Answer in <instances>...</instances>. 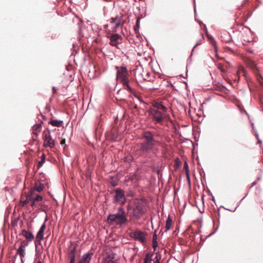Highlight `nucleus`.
Listing matches in <instances>:
<instances>
[{
  "label": "nucleus",
  "instance_id": "48",
  "mask_svg": "<svg viewBox=\"0 0 263 263\" xmlns=\"http://www.w3.org/2000/svg\"><path fill=\"white\" fill-rule=\"evenodd\" d=\"M27 204H28V201H26V199L24 201H21V205L23 206H24L25 205H26Z\"/></svg>",
  "mask_w": 263,
  "mask_h": 263
},
{
  "label": "nucleus",
  "instance_id": "54",
  "mask_svg": "<svg viewBox=\"0 0 263 263\" xmlns=\"http://www.w3.org/2000/svg\"><path fill=\"white\" fill-rule=\"evenodd\" d=\"M157 235L156 234V233L154 234L153 235V241H155V240H157Z\"/></svg>",
  "mask_w": 263,
  "mask_h": 263
},
{
  "label": "nucleus",
  "instance_id": "33",
  "mask_svg": "<svg viewBox=\"0 0 263 263\" xmlns=\"http://www.w3.org/2000/svg\"><path fill=\"white\" fill-rule=\"evenodd\" d=\"M17 252L19 253L25 252V248L22 246H20L17 249Z\"/></svg>",
  "mask_w": 263,
  "mask_h": 263
},
{
  "label": "nucleus",
  "instance_id": "43",
  "mask_svg": "<svg viewBox=\"0 0 263 263\" xmlns=\"http://www.w3.org/2000/svg\"><path fill=\"white\" fill-rule=\"evenodd\" d=\"M70 261L69 263H75L76 257L75 256H69Z\"/></svg>",
  "mask_w": 263,
  "mask_h": 263
},
{
  "label": "nucleus",
  "instance_id": "19",
  "mask_svg": "<svg viewBox=\"0 0 263 263\" xmlns=\"http://www.w3.org/2000/svg\"><path fill=\"white\" fill-rule=\"evenodd\" d=\"M46 131H44L43 133V138L44 141L47 140V139L50 138L51 137L50 135V130L47 127L46 129Z\"/></svg>",
  "mask_w": 263,
  "mask_h": 263
},
{
  "label": "nucleus",
  "instance_id": "29",
  "mask_svg": "<svg viewBox=\"0 0 263 263\" xmlns=\"http://www.w3.org/2000/svg\"><path fill=\"white\" fill-rule=\"evenodd\" d=\"M201 42H202V40H201V39H200V40H198V41H197L196 44L195 45V46H194L193 48V49H192V50L191 54V55H190V58H189V59H190V60H191V58H192V53H193V51H194V48H195L197 46H198V45H200V44H201Z\"/></svg>",
  "mask_w": 263,
  "mask_h": 263
},
{
  "label": "nucleus",
  "instance_id": "42",
  "mask_svg": "<svg viewBox=\"0 0 263 263\" xmlns=\"http://www.w3.org/2000/svg\"><path fill=\"white\" fill-rule=\"evenodd\" d=\"M35 190L33 189L30 191V192L28 193V195H30L31 197H34L35 196Z\"/></svg>",
  "mask_w": 263,
  "mask_h": 263
},
{
  "label": "nucleus",
  "instance_id": "8",
  "mask_svg": "<svg viewBox=\"0 0 263 263\" xmlns=\"http://www.w3.org/2000/svg\"><path fill=\"white\" fill-rule=\"evenodd\" d=\"M108 37L110 39V45L112 46L117 47V45L119 44V39L121 37V36L119 34L115 33L111 34L108 36Z\"/></svg>",
  "mask_w": 263,
  "mask_h": 263
},
{
  "label": "nucleus",
  "instance_id": "55",
  "mask_svg": "<svg viewBox=\"0 0 263 263\" xmlns=\"http://www.w3.org/2000/svg\"><path fill=\"white\" fill-rule=\"evenodd\" d=\"M105 263H115L113 260H104Z\"/></svg>",
  "mask_w": 263,
  "mask_h": 263
},
{
  "label": "nucleus",
  "instance_id": "38",
  "mask_svg": "<svg viewBox=\"0 0 263 263\" xmlns=\"http://www.w3.org/2000/svg\"><path fill=\"white\" fill-rule=\"evenodd\" d=\"M33 199V197H31L30 195H27L26 197V201H28V203H29Z\"/></svg>",
  "mask_w": 263,
  "mask_h": 263
},
{
  "label": "nucleus",
  "instance_id": "5",
  "mask_svg": "<svg viewBox=\"0 0 263 263\" xmlns=\"http://www.w3.org/2000/svg\"><path fill=\"white\" fill-rule=\"evenodd\" d=\"M149 114L153 121L155 124H162L163 122L164 112L158 110L157 109L151 108L149 110Z\"/></svg>",
  "mask_w": 263,
  "mask_h": 263
},
{
  "label": "nucleus",
  "instance_id": "41",
  "mask_svg": "<svg viewBox=\"0 0 263 263\" xmlns=\"http://www.w3.org/2000/svg\"><path fill=\"white\" fill-rule=\"evenodd\" d=\"M184 168L185 169V173L189 172V165L186 161H185L184 163Z\"/></svg>",
  "mask_w": 263,
  "mask_h": 263
},
{
  "label": "nucleus",
  "instance_id": "45",
  "mask_svg": "<svg viewBox=\"0 0 263 263\" xmlns=\"http://www.w3.org/2000/svg\"><path fill=\"white\" fill-rule=\"evenodd\" d=\"M110 183L111 185L113 187H115L118 185V182L114 180L111 181L110 182Z\"/></svg>",
  "mask_w": 263,
  "mask_h": 263
},
{
  "label": "nucleus",
  "instance_id": "27",
  "mask_svg": "<svg viewBox=\"0 0 263 263\" xmlns=\"http://www.w3.org/2000/svg\"><path fill=\"white\" fill-rule=\"evenodd\" d=\"M43 123V122L41 121L40 123H38L36 125H34L33 127V129L39 132L40 130V129L42 127V125Z\"/></svg>",
  "mask_w": 263,
  "mask_h": 263
},
{
  "label": "nucleus",
  "instance_id": "36",
  "mask_svg": "<svg viewBox=\"0 0 263 263\" xmlns=\"http://www.w3.org/2000/svg\"><path fill=\"white\" fill-rule=\"evenodd\" d=\"M247 195H248V194H246V195L244 197H243V198L241 199V200L240 201V202H239L238 204V205H237V206L234 209V210H231L228 209H226V210H227L230 211H233V212L235 211V210H236V209L239 206V205L240 203L242 202V200H243L246 198V197L247 196Z\"/></svg>",
  "mask_w": 263,
  "mask_h": 263
},
{
  "label": "nucleus",
  "instance_id": "16",
  "mask_svg": "<svg viewBox=\"0 0 263 263\" xmlns=\"http://www.w3.org/2000/svg\"><path fill=\"white\" fill-rule=\"evenodd\" d=\"M144 16L138 17L136 20V25L134 26V30L136 34L139 33V29L140 28V20L141 18H143Z\"/></svg>",
  "mask_w": 263,
  "mask_h": 263
},
{
  "label": "nucleus",
  "instance_id": "46",
  "mask_svg": "<svg viewBox=\"0 0 263 263\" xmlns=\"http://www.w3.org/2000/svg\"><path fill=\"white\" fill-rule=\"evenodd\" d=\"M158 247V242L157 240H155V241H153V247L154 250L156 249Z\"/></svg>",
  "mask_w": 263,
  "mask_h": 263
},
{
  "label": "nucleus",
  "instance_id": "11",
  "mask_svg": "<svg viewBox=\"0 0 263 263\" xmlns=\"http://www.w3.org/2000/svg\"><path fill=\"white\" fill-rule=\"evenodd\" d=\"M123 84L124 89L127 90L130 93L135 95L136 91L135 89L132 88L129 84V80L121 82Z\"/></svg>",
  "mask_w": 263,
  "mask_h": 263
},
{
  "label": "nucleus",
  "instance_id": "7",
  "mask_svg": "<svg viewBox=\"0 0 263 263\" xmlns=\"http://www.w3.org/2000/svg\"><path fill=\"white\" fill-rule=\"evenodd\" d=\"M130 236L135 239L140 241L141 242L144 243L145 241V234L139 230H136L130 233Z\"/></svg>",
  "mask_w": 263,
  "mask_h": 263
},
{
  "label": "nucleus",
  "instance_id": "32",
  "mask_svg": "<svg viewBox=\"0 0 263 263\" xmlns=\"http://www.w3.org/2000/svg\"><path fill=\"white\" fill-rule=\"evenodd\" d=\"M30 241V240H23L22 241L21 244L20 246H22L23 247V248H25V247H26V246H27L28 245V243Z\"/></svg>",
  "mask_w": 263,
  "mask_h": 263
},
{
  "label": "nucleus",
  "instance_id": "53",
  "mask_svg": "<svg viewBox=\"0 0 263 263\" xmlns=\"http://www.w3.org/2000/svg\"><path fill=\"white\" fill-rule=\"evenodd\" d=\"M35 201L33 199L31 201H30V205L32 207H33L35 205Z\"/></svg>",
  "mask_w": 263,
  "mask_h": 263
},
{
  "label": "nucleus",
  "instance_id": "18",
  "mask_svg": "<svg viewBox=\"0 0 263 263\" xmlns=\"http://www.w3.org/2000/svg\"><path fill=\"white\" fill-rule=\"evenodd\" d=\"M77 250V247L76 246H71L68 249V256H75Z\"/></svg>",
  "mask_w": 263,
  "mask_h": 263
},
{
  "label": "nucleus",
  "instance_id": "21",
  "mask_svg": "<svg viewBox=\"0 0 263 263\" xmlns=\"http://www.w3.org/2000/svg\"><path fill=\"white\" fill-rule=\"evenodd\" d=\"M152 253H148L146 254L143 263H151L152 261Z\"/></svg>",
  "mask_w": 263,
  "mask_h": 263
},
{
  "label": "nucleus",
  "instance_id": "30",
  "mask_svg": "<svg viewBox=\"0 0 263 263\" xmlns=\"http://www.w3.org/2000/svg\"><path fill=\"white\" fill-rule=\"evenodd\" d=\"M123 23H124V20H123V21H120V20H119V21L117 23H115V24H116V25H115V27H114V31H116V30L118 27H119L121 25H123Z\"/></svg>",
  "mask_w": 263,
  "mask_h": 263
},
{
  "label": "nucleus",
  "instance_id": "9",
  "mask_svg": "<svg viewBox=\"0 0 263 263\" xmlns=\"http://www.w3.org/2000/svg\"><path fill=\"white\" fill-rule=\"evenodd\" d=\"M20 235L24 236L26 240L30 241H32L34 238V236L31 232L27 231L25 229L22 230Z\"/></svg>",
  "mask_w": 263,
  "mask_h": 263
},
{
  "label": "nucleus",
  "instance_id": "58",
  "mask_svg": "<svg viewBox=\"0 0 263 263\" xmlns=\"http://www.w3.org/2000/svg\"><path fill=\"white\" fill-rule=\"evenodd\" d=\"M193 2H194V11L195 13H196V9L195 7V0H193Z\"/></svg>",
  "mask_w": 263,
  "mask_h": 263
},
{
  "label": "nucleus",
  "instance_id": "61",
  "mask_svg": "<svg viewBox=\"0 0 263 263\" xmlns=\"http://www.w3.org/2000/svg\"><path fill=\"white\" fill-rule=\"evenodd\" d=\"M74 52H75V53H77V51L76 49H73V50L71 55H75V54H74Z\"/></svg>",
  "mask_w": 263,
  "mask_h": 263
},
{
  "label": "nucleus",
  "instance_id": "62",
  "mask_svg": "<svg viewBox=\"0 0 263 263\" xmlns=\"http://www.w3.org/2000/svg\"><path fill=\"white\" fill-rule=\"evenodd\" d=\"M199 25H200V26H201L202 25H203V26L204 27V24H203L201 21H199Z\"/></svg>",
  "mask_w": 263,
  "mask_h": 263
},
{
  "label": "nucleus",
  "instance_id": "15",
  "mask_svg": "<svg viewBox=\"0 0 263 263\" xmlns=\"http://www.w3.org/2000/svg\"><path fill=\"white\" fill-rule=\"evenodd\" d=\"M49 123L53 126L60 127L63 123V121L60 120H52Z\"/></svg>",
  "mask_w": 263,
  "mask_h": 263
},
{
  "label": "nucleus",
  "instance_id": "35",
  "mask_svg": "<svg viewBox=\"0 0 263 263\" xmlns=\"http://www.w3.org/2000/svg\"><path fill=\"white\" fill-rule=\"evenodd\" d=\"M247 195H248V194H246V195L244 197H243V198L241 199V200L240 201V202H239L238 204V205H237V206L234 209V210H231L228 209H226V210H227L230 211H233V212L235 211V210H236V209L239 206V205L240 203L242 202V200H243L246 198V197L247 196Z\"/></svg>",
  "mask_w": 263,
  "mask_h": 263
},
{
  "label": "nucleus",
  "instance_id": "1",
  "mask_svg": "<svg viewBox=\"0 0 263 263\" xmlns=\"http://www.w3.org/2000/svg\"><path fill=\"white\" fill-rule=\"evenodd\" d=\"M155 133L150 130L144 131L142 134L143 141L140 144L139 150L143 154L153 151L158 143L155 138Z\"/></svg>",
  "mask_w": 263,
  "mask_h": 263
},
{
  "label": "nucleus",
  "instance_id": "56",
  "mask_svg": "<svg viewBox=\"0 0 263 263\" xmlns=\"http://www.w3.org/2000/svg\"><path fill=\"white\" fill-rule=\"evenodd\" d=\"M19 254H20V257H21V260H22V259H23V258L25 256V252L21 253H19Z\"/></svg>",
  "mask_w": 263,
  "mask_h": 263
},
{
  "label": "nucleus",
  "instance_id": "4",
  "mask_svg": "<svg viewBox=\"0 0 263 263\" xmlns=\"http://www.w3.org/2000/svg\"><path fill=\"white\" fill-rule=\"evenodd\" d=\"M115 196L113 198L112 202L115 204L119 203L121 206L124 205L126 202V195L124 191L120 188H117L114 190Z\"/></svg>",
  "mask_w": 263,
  "mask_h": 263
},
{
  "label": "nucleus",
  "instance_id": "49",
  "mask_svg": "<svg viewBox=\"0 0 263 263\" xmlns=\"http://www.w3.org/2000/svg\"><path fill=\"white\" fill-rule=\"evenodd\" d=\"M252 125L253 126V129L254 130V132L255 133L256 137L257 139H259V138H258V134L257 131L256 130H255L254 128V124L252 123Z\"/></svg>",
  "mask_w": 263,
  "mask_h": 263
},
{
  "label": "nucleus",
  "instance_id": "47",
  "mask_svg": "<svg viewBox=\"0 0 263 263\" xmlns=\"http://www.w3.org/2000/svg\"><path fill=\"white\" fill-rule=\"evenodd\" d=\"M155 259H156V261L155 262V263H159V260L160 259V256H159L158 255H157L155 256Z\"/></svg>",
  "mask_w": 263,
  "mask_h": 263
},
{
  "label": "nucleus",
  "instance_id": "24",
  "mask_svg": "<svg viewBox=\"0 0 263 263\" xmlns=\"http://www.w3.org/2000/svg\"><path fill=\"white\" fill-rule=\"evenodd\" d=\"M123 21V16H121L120 17L117 16L115 17H111L110 19V23L111 24L117 23L119 21Z\"/></svg>",
  "mask_w": 263,
  "mask_h": 263
},
{
  "label": "nucleus",
  "instance_id": "52",
  "mask_svg": "<svg viewBox=\"0 0 263 263\" xmlns=\"http://www.w3.org/2000/svg\"><path fill=\"white\" fill-rule=\"evenodd\" d=\"M185 174H186V178L189 181V182L190 183V175H189V172H186L185 173Z\"/></svg>",
  "mask_w": 263,
  "mask_h": 263
},
{
  "label": "nucleus",
  "instance_id": "2",
  "mask_svg": "<svg viewBox=\"0 0 263 263\" xmlns=\"http://www.w3.org/2000/svg\"><path fill=\"white\" fill-rule=\"evenodd\" d=\"M127 221L126 213L122 206L118 208L116 213L109 214L107 218V222L110 225L115 224L120 227L125 224Z\"/></svg>",
  "mask_w": 263,
  "mask_h": 263
},
{
  "label": "nucleus",
  "instance_id": "25",
  "mask_svg": "<svg viewBox=\"0 0 263 263\" xmlns=\"http://www.w3.org/2000/svg\"><path fill=\"white\" fill-rule=\"evenodd\" d=\"M249 66L254 71V72L258 71V70L254 62H251L249 64Z\"/></svg>",
  "mask_w": 263,
  "mask_h": 263
},
{
  "label": "nucleus",
  "instance_id": "17",
  "mask_svg": "<svg viewBox=\"0 0 263 263\" xmlns=\"http://www.w3.org/2000/svg\"><path fill=\"white\" fill-rule=\"evenodd\" d=\"M115 253L112 251H108L106 253L104 260H114L115 257Z\"/></svg>",
  "mask_w": 263,
  "mask_h": 263
},
{
  "label": "nucleus",
  "instance_id": "44",
  "mask_svg": "<svg viewBox=\"0 0 263 263\" xmlns=\"http://www.w3.org/2000/svg\"><path fill=\"white\" fill-rule=\"evenodd\" d=\"M45 228H46V224H45V223L44 222V223L42 224V225L40 227L39 230L44 232Z\"/></svg>",
  "mask_w": 263,
  "mask_h": 263
},
{
  "label": "nucleus",
  "instance_id": "39",
  "mask_svg": "<svg viewBox=\"0 0 263 263\" xmlns=\"http://www.w3.org/2000/svg\"><path fill=\"white\" fill-rule=\"evenodd\" d=\"M33 199V197H31L30 195H27L26 197V201H28V203H29Z\"/></svg>",
  "mask_w": 263,
  "mask_h": 263
},
{
  "label": "nucleus",
  "instance_id": "23",
  "mask_svg": "<svg viewBox=\"0 0 263 263\" xmlns=\"http://www.w3.org/2000/svg\"><path fill=\"white\" fill-rule=\"evenodd\" d=\"M44 238V232L39 230L37 235L36 236V240L40 243L41 240Z\"/></svg>",
  "mask_w": 263,
  "mask_h": 263
},
{
  "label": "nucleus",
  "instance_id": "34",
  "mask_svg": "<svg viewBox=\"0 0 263 263\" xmlns=\"http://www.w3.org/2000/svg\"><path fill=\"white\" fill-rule=\"evenodd\" d=\"M171 226L172 224L166 222L165 230L164 231V232H167L171 229Z\"/></svg>",
  "mask_w": 263,
  "mask_h": 263
},
{
  "label": "nucleus",
  "instance_id": "59",
  "mask_svg": "<svg viewBox=\"0 0 263 263\" xmlns=\"http://www.w3.org/2000/svg\"><path fill=\"white\" fill-rule=\"evenodd\" d=\"M52 90H53V93H55V92L57 91V88H55V87L53 86V87H52Z\"/></svg>",
  "mask_w": 263,
  "mask_h": 263
},
{
  "label": "nucleus",
  "instance_id": "20",
  "mask_svg": "<svg viewBox=\"0 0 263 263\" xmlns=\"http://www.w3.org/2000/svg\"><path fill=\"white\" fill-rule=\"evenodd\" d=\"M44 185L41 183H36L33 189L38 192H41L43 190Z\"/></svg>",
  "mask_w": 263,
  "mask_h": 263
},
{
  "label": "nucleus",
  "instance_id": "14",
  "mask_svg": "<svg viewBox=\"0 0 263 263\" xmlns=\"http://www.w3.org/2000/svg\"><path fill=\"white\" fill-rule=\"evenodd\" d=\"M43 146L45 147H49L52 148L55 146L54 140L50 137V138L47 139V140L44 141Z\"/></svg>",
  "mask_w": 263,
  "mask_h": 263
},
{
  "label": "nucleus",
  "instance_id": "12",
  "mask_svg": "<svg viewBox=\"0 0 263 263\" xmlns=\"http://www.w3.org/2000/svg\"><path fill=\"white\" fill-rule=\"evenodd\" d=\"M162 112H167V108L161 102H156L154 104V108Z\"/></svg>",
  "mask_w": 263,
  "mask_h": 263
},
{
  "label": "nucleus",
  "instance_id": "63",
  "mask_svg": "<svg viewBox=\"0 0 263 263\" xmlns=\"http://www.w3.org/2000/svg\"><path fill=\"white\" fill-rule=\"evenodd\" d=\"M33 134L34 135H37V131H36V130H33Z\"/></svg>",
  "mask_w": 263,
  "mask_h": 263
},
{
  "label": "nucleus",
  "instance_id": "37",
  "mask_svg": "<svg viewBox=\"0 0 263 263\" xmlns=\"http://www.w3.org/2000/svg\"><path fill=\"white\" fill-rule=\"evenodd\" d=\"M247 195H248V194H246V195L244 197H243V198L241 199V200L240 201V202H239L238 204V205H237V206L234 209V210H231L228 209H226V210H227L230 211H233V212L235 211V210H236V209L239 206V205L240 203L242 202V200H243L246 198V197L247 196Z\"/></svg>",
  "mask_w": 263,
  "mask_h": 263
},
{
  "label": "nucleus",
  "instance_id": "3",
  "mask_svg": "<svg viewBox=\"0 0 263 263\" xmlns=\"http://www.w3.org/2000/svg\"><path fill=\"white\" fill-rule=\"evenodd\" d=\"M144 205L141 202H135L133 212L130 214V220H139L145 214Z\"/></svg>",
  "mask_w": 263,
  "mask_h": 263
},
{
  "label": "nucleus",
  "instance_id": "64",
  "mask_svg": "<svg viewBox=\"0 0 263 263\" xmlns=\"http://www.w3.org/2000/svg\"><path fill=\"white\" fill-rule=\"evenodd\" d=\"M199 211L200 213H203L204 212V209H202V210H200V209H199Z\"/></svg>",
  "mask_w": 263,
  "mask_h": 263
},
{
  "label": "nucleus",
  "instance_id": "50",
  "mask_svg": "<svg viewBox=\"0 0 263 263\" xmlns=\"http://www.w3.org/2000/svg\"><path fill=\"white\" fill-rule=\"evenodd\" d=\"M126 195V197H132L133 196V193L132 192V191H130Z\"/></svg>",
  "mask_w": 263,
  "mask_h": 263
},
{
  "label": "nucleus",
  "instance_id": "28",
  "mask_svg": "<svg viewBox=\"0 0 263 263\" xmlns=\"http://www.w3.org/2000/svg\"><path fill=\"white\" fill-rule=\"evenodd\" d=\"M166 120L167 121H169L172 123V121L171 119L170 115L166 113V112H164L163 114V121Z\"/></svg>",
  "mask_w": 263,
  "mask_h": 263
},
{
  "label": "nucleus",
  "instance_id": "13",
  "mask_svg": "<svg viewBox=\"0 0 263 263\" xmlns=\"http://www.w3.org/2000/svg\"><path fill=\"white\" fill-rule=\"evenodd\" d=\"M204 30L205 32V34L206 37L209 40L211 41L212 45L214 47L215 50H217L216 48V42L215 40L214 39L213 36L208 34V29L205 25H204Z\"/></svg>",
  "mask_w": 263,
  "mask_h": 263
},
{
  "label": "nucleus",
  "instance_id": "31",
  "mask_svg": "<svg viewBox=\"0 0 263 263\" xmlns=\"http://www.w3.org/2000/svg\"><path fill=\"white\" fill-rule=\"evenodd\" d=\"M33 199L35 201H40L43 200V197L40 195H36L34 197H33Z\"/></svg>",
  "mask_w": 263,
  "mask_h": 263
},
{
  "label": "nucleus",
  "instance_id": "6",
  "mask_svg": "<svg viewBox=\"0 0 263 263\" xmlns=\"http://www.w3.org/2000/svg\"><path fill=\"white\" fill-rule=\"evenodd\" d=\"M116 69H117V73H116V79H119L121 82L126 81L128 80V72L126 67L124 66L121 67H116Z\"/></svg>",
  "mask_w": 263,
  "mask_h": 263
},
{
  "label": "nucleus",
  "instance_id": "51",
  "mask_svg": "<svg viewBox=\"0 0 263 263\" xmlns=\"http://www.w3.org/2000/svg\"><path fill=\"white\" fill-rule=\"evenodd\" d=\"M166 222H168L169 223H171L172 224V220L171 219V218H170V216H168L167 220H166Z\"/></svg>",
  "mask_w": 263,
  "mask_h": 263
},
{
  "label": "nucleus",
  "instance_id": "26",
  "mask_svg": "<svg viewBox=\"0 0 263 263\" xmlns=\"http://www.w3.org/2000/svg\"><path fill=\"white\" fill-rule=\"evenodd\" d=\"M181 165V161L179 158H176L175 160L174 168L175 170H177Z\"/></svg>",
  "mask_w": 263,
  "mask_h": 263
},
{
  "label": "nucleus",
  "instance_id": "60",
  "mask_svg": "<svg viewBox=\"0 0 263 263\" xmlns=\"http://www.w3.org/2000/svg\"><path fill=\"white\" fill-rule=\"evenodd\" d=\"M256 184H257V182H256V181H254L252 183V186H255Z\"/></svg>",
  "mask_w": 263,
  "mask_h": 263
},
{
  "label": "nucleus",
  "instance_id": "57",
  "mask_svg": "<svg viewBox=\"0 0 263 263\" xmlns=\"http://www.w3.org/2000/svg\"><path fill=\"white\" fill-rule=\"evenodd\" d=\"M65 142H66V140L65 139H62L61 141V145H64L65 144Z\"/></svg>",
  "mask_w": 263,
  "mask_h": 263
},
{
  "label": "nucleus",
  "instance_id": "10",
  "mask_svg": "<svg viewBox=\"0 0 263 263\" xmlns=\"http://www.w3.org/2000/svg\"><path fill=\"white\" fill-rule=\"evenodd\" d=\"M92 254L89 253L84 254L79 261L78 263H90Z\"/></svg>",
  "mask_w": 263,
  "mask_h": 263
},
{
  "label": "nucleus",
  "instance_id": "22",
  "mask_svg": "<svg viewBox=\"0 0 263 263\" xmlns=\"http://www.w3.org/2000/svg\"><path fill=\"white\" fill-rule=\"evenodd\" d=\"M46 160V155L44 154H43L41 157V160L39 161L37 168L39 169L42 166L43 164L45 163Z\"/></svg>",
  "mask_w": 263,
  "mask_h": 263
},
{
  "label": "nucleus",
  "instance_id": "40",
  "mask_svg": "<svg viewBox=\"0 0 263 263\" xmlns=\"http://www.w3.org/2000/svg\"><path fill=\"white\" fill-rule=\"evenodd\" d=\"M33 199V197H31L30 195H27L26 197V201H28V203H29Z\"/></svg>",
  "mask_w": 263,
  "mask_h": 263
}]
</instances>
